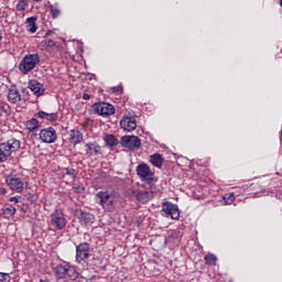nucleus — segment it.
<instances>
[{
  "mask_svg": "<svg viewBox=\"0 0 282 282\" xmlns=\"http://www.w3.org/2000/svg\"><path fill=\"white\" fill-rule=\"evenodd\" d=\"M96 204L101 206L105 213H113L116 210V202L118 200V192L115 189H104L95 194Z\"/></svg>",
  "mask_w": 282,
  "mask_h": 282,
  "instance_id": "f257e3e1",
  "label": "nucleus"
},
{
  "mask_svg": "<svg viewBox=\"0 0 282 282\" xmlns=\"http://www.w3.org/2000/svg\"><path fill=\"white\" fill-rule=\"evenodd\" d=\"M21 149V141L18 139H9L4 142H0V164L8 162L12 153H17Z\"/></svg>",
  "mask_w": 282,
  "mask_h": 282,
  "instance_id": "f03ea898",
  "label": "nucleus"
},
{
  "mask_svg": "<svg viewBox=\"0 0 282 282\" xmlns=\"http://www.w3.org/2000/svg\"><path fill=\"white\" fill-rule=\"evenodd\" d=\"M55 274L57 279H68V281H76L79 276L76 267L70 265L67 262L57 264L55 268Z\"/></svg>",
  "mask_w": 282,
  "mask_h": 282,
  "instance_id": "7ed1b4c3",
  "label": "nucleus"
},
{
  "mask_svg": "<svg viewBox=\"0 0 282 282\" xmlns=\"http://www.w3.org/2000/svg\"><path fill=\"white\" fill-rule=\"evenodd\" d=\"M39 63H41V55H39V53L28 54L21 59L18 68L21 74H30V72H32V69H34Z\"/></svg>",
  "mask_w": 282,
  "mask_h": 282,
  "instance_id": "20e7f679",
  "label": "nucleus"
},
{
  "mask_svg": "<svg viewBox=\"0 0 282 282\" xmlns=\"http://www.w3.org/2000/svg\"><path fill=\"white\" fill-rule=\"evenodd\" d=\"M137 175L141 182H147V184H153L155 180V173L151 171V167L147 163H141L137 166Z\"/></svg>",
  "mask_w": 282,
  "mask_h": 282,
  "instance_id": "39448f33",
  "label": "nucleus"
},
{
  "mask_svg": "<svg viewBox=\"0 0 282 282\" xmlns=\"http://www.w3.org/2000/svg\"><path fill=\"white\" fill-rule=\"evenodd\" d=\"M6 184L11 191H14L15 193H23V187L25 186L23 177L19 174L8 175L6 177Z\"/></svg>",
  "mask_w": 282,
  "mask_h": 282,
  "instance_id": "423d86ee",
  "label": "nucleus"
},
{
  "mask_svg": "<svg viewBox=\"0 0 282 282\" xmlns=\"http://www.w3.org/2000/svg\"><path fill=\"white\" fill-rule=\"evenodd\" d=\"M91 257V245L82 242L76 246V263H83Z\"/></svg>",
  "mask_w": 282,
  "mask_h": 282,
  "instance_id": "0eeeda50",
  "label": "nucleus"
},
{
  "mask_svg": "<svg viewBox=\"0 0 282 282\" xmlns=\"http://www.w3.org/2000/svg\"><path fill=\"white\" fill-rule=\"evenodd\" d=\"M94 111L101 116V118H109V116H113L116 113V107L108 102H97L93 105Z\"/></svg>",
  "mask_w": 282,
  "mask_h": 282,
  "instance_id": "6e6552de",
  "label": "nucleus"
},
{
  "mask_svg": "<svg viewBox=\"0 0 282 282\" xmlns=\"http://www.w3.org/2000/svg\"><path fill=\"white\" fill-rule=\"evenodd\" d=\"M39 135L41 142L44 144H54V142L58 140V133H56V129L52 127L42 129Z\"/></svg>",
  "mask_w": 282,
  "mask_h": 282,
  "instance_id": "1a4fd4ad",
  "label": "nucleus"
},
{
  "mask_svg": "<svg viewBox=\"0 0 282 282\" xmlns=\"http://www.w3.org/2000/svg\"><path fill=\"white\" fill-rule=\"evenodd\" d=\"M161 215L163 217H171V219L177 220L180 219V208L171 202L162 203Z\"/></svg>",
  "mask_w": 282,
  "mask_h": 282,
  "instance_id": "9d476101",
  "label": "nucleus"
},
{
  "mask_svg": "<svg viewBox=\"0 0 282 282\" xmlns=\"http://www.w3.org/2000/svg\"><path fill=\"white\" fill-rule=\"evenodd\" d=\"M50 226L55 228V230H63L65 226H67L65 214H63L61 210H55V213L51 216Z\"/></svg>",
  "mask_w": 282,
  "mask_h": 282,
  "instance_id": "9b49d317",
  "label": "nucleus"
},
{
  "mask_svg": "<svg viewBox=\"0 0 282 282\" xmlns=\"http://www.w3.org/2000/svg\"><path fill=\"white\" fill-rule=\"evenodd\" d=\"M121 144L130 151H138L142 147V141L135 135H124L121 138Z\"/></svg>",
  "mask_w": 282,
  "mask_h": 282,
  "instance_id": "f8f14e48",
  "label": "nucleus"
},
{
  "mask_svg": "<svg viewBox=\"0 0 282 282\" xmlns=\"http://www.w3.org/2000/svg\"><path fill=\"white\" fill-rule=\"evenodd\" d=\"M85 152L87 158L102 155V148L97 142H88L85 144Z\"/></svg>",
  "mask_w": 282,
  "mask_h": 282,
  "instance_id": "ddd939ff",
  "label": "nucleus"
},
{
  "mask_svg": "<svg viewBox=\"0 0 282 282\" xmlns=\"http://www.w3.org/2000/svg\"><path fill=\"white\" fill-rule=\"evenodd\" d=\"M29 89L36 96L37 98L44 96L45 94V86L41 84V82L36 79H31L29 82Z\"/></svg>",
  "mask_w": 282,
  "mask_h": 282,
  "instance_id": "4468645a",
  "label": "nucleus"
},
{
  "mask_svg": "<svg viewBox=\"0 0 282 282\" xmlns=\"http://www.w3.org/2000/svg\"><path fill=\"white\" fill-rule=\"evenodd\" d=\"M120 127L123 131H135L138 129V121L131 117H123L120 120Z\"/></svg>",
  "mask_w": 282,
  "mask_h": 282,
  "instance_id": "2eb2a0df",
  "label": "nucleus"
},
{
  "mask_svg": "<svg viewBox=\"0 0 282 282\" xmlns=\"http://www.w3.org/2000/svg\"><path fill=\"white\" fill-rule=\"evenodd\" d=\"M68 142L76 147L83 142V132L80 130L73 129L68 134Z\"/></svg>",
  "mask_w": 282,
  "mask_h": 282,
  "instance_id": "dca6fc26",
  "label": "nucleus"
},
{
  "mask_svg": "<svg viewBox=\"0 0 282 282\" xmlns=\"http://www.w3.org/2000/svg\"><path fill=\"white\" fill-rule=\"evenodd\" d=\"M35 118H41V120H47V122H56V120H58V113L57 112L47 113L43 110H40L35 115Z\"/></svg>",
  "mask_w": 282,
  "mask_h": 282,
  "instance_id": "f3484780",
  "label": "nucleus"
},
{
  "mask_svg": "<svg viewBox=\"0 0 282 282\" xmlns=\"http://www.w3.org/2000/svg\"><path fill=\"white\" fill-rule=\"evenodd\" d=\"M151 199H153V192L139 191L137 193V202H140V204H148Z\"/></svg>",
  "mask_w": 282,
  "mask_h": 282,
  "instance_id": "a211bd4d",
  "label": "nucleus"
},
{
  "mask_svg": "<svg viewBox=\"0 0 282 282\" xmlns=\"http://www.w3.org/2000/svg\"><path fill=\"white\" fill-rule=\"evenodd\" d=\"M7 98L11 105H17L18 102H21V93L14 88H11L8 91Z\"/></svg>",
  "mask_w": 282,
  "mask_h": 282,
  "instance_id": "6ab92c4d",
  "label": "nucleus"
},
{
  "mask_svg": "<svg viewBox=\"0 0 282 282\" xmlns=\"http://www.w3.org/2000/svg\"><path fill=\"white\" fill-rule=\"evenodd\" d=\"M36 21H39L37 17H31L25 20L26 31L30 32V34H35L36 30H39V25H36Z\"/></svg>",
  "mask_w": 282,
  "mask_h": 282,
  "instance_id": "aec40b11",
  "label": "nucleus"
},
{
  "mask_svg": "<svg viewBox=\"0 0 282 282\" xmlns=\"http://www.w3.org/2000/svg\"><path fill=\"white\" fill-rule=\"evenodd\" d=\"M150 163L156 169H162L164 165V156H162L160 153L152 154L150 155Z\"/></svg>",
  "mask_w": 282,
  "mask_h": 282,
  "instance_id": "412c9836",
  "label": "nucleus"
},
{
  "mask_svg": "<svg viewBox=\"0 0 282 282\" xmlns=\"http://www.w3.org/2000/svg\"><path fill=\"white\" fill-rule=\"evenodd\" d=\"M48 10L52 19H58L61 14H63V9H61V4H58V2L50 4Z\"/></svg>",
  "mask_w": 282,
  "mask_h": 282,
  "instance_id": "4be33fe9",
  "label": "nucleus"
},
{
  "mask_svg": "<svg viewBox=\"0 0 282 282\" xmlns=\"http://www.w3.org/2000/svg\"><path fill=\"white\" fill-rule=\"evenodd\" d=\"M104 142L106 147H118V138H116L113 134H106L104 137Z\"/></svg>",
  "mask_w": 282,
  "mask_h": 282,
  "instance_id": "5701e85b",
  "label": "nucleus"
},
{
  "mask_svg": "<svg viewBox=\"0 0 282 282\" xmlns=\"http://www.w3.org/2000/svg\"><path fill=\"white\" fill-rule=\"evenodd\" d=\"M30 8V0H19L15 4V12H25Z\"/></svg>",
  "mask_w": 282,
  "mask_h": 282,
  "instance_id": "b1692460",
  "label": "nucleus"
},
{
  "mask_svg": "<svg viewBox=\"0 0 282 282\" xmlns=\"http://www.w3.org/2000/svg\"><path fill=\"white\" fill-rule=\"evenodd\" d=\"M10 111V105H8V102L0 101V118H8Z\"/></svg>",
  "mask_w": 282,
  "mask_h": 282,
  "instance_id": "393cba45",
  "label": "nucleus"
},
{
  "mask_svg": "<svg viewBox=\"0 0 282 282\" xmlns=\"http://www.w3.org/2000/svg\"><path fill=\"white\" fill-rule=\"evenodd\" d=\"M14 215H17V207L12 205H7L3 208V216L6 217V219H10V217H14Z\"/></svg>",
  "mask_w": 282,
  "mask_h": 282,
  "instance_id": "a878e982",
  "label": "nucleus"
},
{
  "mask_svg": "<svg viewBox=\"0 0 282 282\" xmlns=\"http://www.w3.org/2000/svg\"><path fill=\"white\" fill-rule=\"evenodd\" d=\"M40 127L41 123L39 122V120H36V118H32L29 121H26V129L30 132L36 131V129H39Z\"/></svg>",
  "mask_w": 282,
  "mask_h": 282,
  "instance_id": "bb28decb",
  "label": "nucleus"
},
{
  "mask_svg": "<svg viewBox=\"0 0 282 282\" xmlns=\"http://www.w3.org/2000/svg\"><path fill=\"white\" fill-rule=\"evenodd\" d=\"M204 260L206 265H217V256L214 253H207L204 257Z\"/></svg>",
  "mask_w": 282,
  "mask_h": 282,
  "instance_id": "cd10ccee",
  "label": "nucleus"
},
{
  "mask_svg": "<svg viewBox=\"0 0 282 282\" xmlns=\"http://www.w3.org/2000/svg\"><path fill=\"white\" fill-rule=\"evenodd\" d=\"M79 220L82 224H94V216L91 213H82Z\"/></svg>",
  "mask_w": 282,
  "mask_h": 282,
  "instance_id": "c85d7f7f",
  "label": "nucleus"
},
{
  "mask_svg": "<svg viewBox=\"0 0 282 282\" xmlns=\"http://www.w3.org/2000/svg\"><path fill=\"white\" fill-rule=\"evenodd\" d=\"M54 47H56V43L54 42V40H44V41H42V50L50 51Z\"/></svg>",
  "mask_w": 282,
  "mask_h": 282,
  "instance_id": "c756f323",
  "label": "nucleus"
},
{
  "mask_svg": "<svg viewBox=\"0 0 282 282\" xmlns=\"http://www.w3.org/2000/svg\"><path fill=\"white\" fill-rule=\"evenodd\" d=\"M66 175L69 176V180L75 181L76 180V170L72 167H66Z\"/></svg>",
  "mask_w": 282,
  "mask_h": 282,
  "instance_id": "7c9ffc66",
  "label": "nucleus"
},
{
  "mask_svg": "<svg viewBox=\"0 0 282 282\" xmlns=\"http://www.w3.org/2000/svg\"><path fill=\"white\" fill-rule=\"evenodd\" d=\"M12 281V276L9 273L0 272V282H10Z\"/></svg>",
  "mask_w": 282,
  "mask_h": 282,
  "instance_id": "2f4dec72",
  "label": "nucleus"
},
{
  "mask_svg": "<svg viewBox=\"0 0 282 282\" xmlns=\"http://www.w3.org/2000/svg\"><path fill=\"white\" fill-rule=\"evenodd\" d=\"M225 199V204H227L228 206H230V204H232L235 202V194H230L228 196V198L226 196H224Z\"/></svg>",
  "mask_w": 282,
  "mask_h": 282,
  "instance_id": "473e14b6",
  "label": "nucleus"
},
{
  "mask_svg": "<svg viewBox=\"0 0 282 282\" xmlns=\"http://www.w3.org/2000/svg\"><path fill=\"white\" fill-rule=\"evenodd\" d=\"M73 191H74V193H83V191H85V188L75 184V185H73Z\"/></svg>",
  "mask_w": 282,
  "mask_h": 282,
  "instance_id": "72a5a7b5",
  "label": "nucleus"
},
{
  "mask_svg": "<svg viewBox=\"0 0 282 282\" xmlns=\"http://www.w3.org/2000/svg\"><path fill=\"white\" fill-rule=\"evenodd\" d=\"M8 194V189H6V187H0V195H7Z\"/></svg>",
  "mask_w": 282,
  "mask_h": 282,
  "instance_id": "f704fd0d",
  "label": "nucleus"
},
{
  "mask_svg": "<svg viewBox=\"0 0 282 282\" xmlns=\"http://www.w3.org/2000/svg\"><path fill=\"white\" fill-rule=\"evenodd\" d=\"M90 98H91V96L89 94H87V93H85L83 95V100H89Z\"/></svg>",
  "mask_w": 282,
  "mask_h": 282,
  "instance_id": "c9c22d12",
  "label": "nucleus"
},
{
  "mask_svg": "<svg viewBox=\"0 0 282 282\" xmlns=\"http://www.w3.org/2000/svg\"><path fill=\"white\" fill-rule=\"evenodd\" d=\"M50 34H52V31L46 32V36H50Z\"/></svg>",
  "mask_w": 282,
  "mask_h": 282,
  "instance_id": "e433bc0d",
  "label": "nucleus"
},
{
  "mask_svg": "<svg viewBox=\"0 0 282 282\" xmlns=\"http://www.w3.org/2000/svg\"><path fill=\"white\" fill-rule=\"evenodd\" d=\"M33 1H35V3H41V1H43V0H33Z\"/></svg>",
  "mask_w": 282,
  "mask_h": 282,
  "instance_id": "4c0bfd02",
  "label": "nucleus"
},
{
  "mask_svg": "<svg viewBox=\"0 0 282 282\" xmlns=\"http://www.w3.org/2000/svg\"><path fill=\"white\" fill-rule=\"evenodd\" d=\"M3 41V35H1V32H0V42Z\"/></svg>",
  "mask_w": 282,
  "mask_h": 282,
  "instance_id": "58836bf2",
  "label": "nucleus"
}]
</instances>
